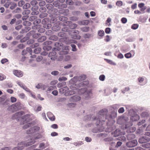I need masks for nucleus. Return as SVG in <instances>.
<instances>
[{"label": "nucleus", "mask_w": 150, "mask_h": 150, "mask_svg": "<svg viewBox=\"0 0 150 150\" xmlns=\"http://www.w3.org/2000/svg\"><path fill=\"white\" fill-rule=\"evenodd\" d=\"M144 5L143 3H141L138 4V7L140 8V11L142 12H144L146 8V7Z\"/></svg>", "instance_id": "nucleus-18"}, {"label": "nucleus", "mask_w": 150, "mask_h": 150, "mask_svg": "<svg viewBox=\"0 0 150 150\" xmlns=\"http://www.w3.org/2000/svg\"><path fill=\"white\" fill-rule=\"evenodd\" d=\"M46 39V37L45 36H43L38 39V41L39 42H42L45 40Z\"/></svg>", "instance_id": "nucleus-25"}, {"label": "nucleus", "mask_w": 150, "mask_h": 150, "mask_svg": "<svg viewBox=\"0 0 150 150\" xmlns=\"http://www.w3.org/2000/svg\"><path fill=\"white\" fill-rule=\"evenodd\" d=\"M57 37L55 35H52L50 37V39L56 41L58 40Z\"/></svg>", "instance_id": "nucleus-32"}, {"label": "nucleus", "mask_w": 150, "mask_h": 150, "mask_svg": "<svg viewBox=\"0 0 150 150\" xmlns=\"http://www.w3.org/2000/svg\"><path fill=\"white\" fill-rule=\"evenodd\" d=\"M41 50L40 47H38L34 50V52L35 54H39L41 52Z\"/></svg>", "instance_id": "nucleus-26"}, {"label": "nucleus", "mask_w": 150, "mask_h": 150, "mask_svg": "<svg viewBox=\"0 0 150 150\" xmlns=\"http://www.w3.org/2000/svg\"><path fill=\"white\" fill-rule=\"evenodd\" d=\"M139 25L138 24H134L132 25V29L135 30L137 29L139 27Z\"/></svg>", "instance_id": "nucleus-36"}, {"label": "nucleus", "mask_w": 150, "mask_h": 150, "mask_svg": "<svg viewBox=\"0 0 150 150\" xmlns=\"http://www.w3.org/2000/svg\"><path fill=\"white\" fill-rule=\"evenodd\" d=\"M37 18L36 16H33L30 17V18L29 19V20L30 21H34V20H35Z\"/></svg>", "instance_id": "nucleus-44"}, {"label": "nucleus", "mask_w": 150, "mask_h": 150, "mask_svg": "<svg viewBox=\"0 0 150 150\" xmlns=\"http://www.w3.org/2000/svg\"><path fill=\"white\" fill-rule=\"evenodd\" d=\"M39 10L41 12H44L46 11V8L45 7L41 6Z\"/></svg>", "instance_id": "nucleus-52"}, {"label": "nucleus", "mask_w": 150, "mask_h": 150, "mask_svg": "<svg viewBox=\"0 0 150 150\" xmlns=\"http://www.w3.org/2000/svg\"><path fill=\"white\" fill-rule=\"evenodd\" d=\"M13 72L14 75L18 77H21L23 76L22 71L18 70H14Z\"/></svg>", "instance_id": "nucleus-15"}, {"label": "nucleus", "mask_w": 150, "mask_h": 150, "mask_svg": "<svg viewBox=\"0 0 150 150\" xmlns=\"http://www.w3.org/2000/svg\"><path fill=\"white\" fill-rule=\"evenodd\" d=\"M125 111V110L123 107H121L119 109L118 112L119 113H123Z\"/></svg>", "instance_id": "nucleus-59"}, {"label": "nucleus", "mask_w": 150, "mask_h": 150, "mask_svg": "<svg viewBox=\"0 0 150 150\" xmlns=\"http://www.w3.org/2000/svg\"><path fill=\"white\" fill-rule=\"evenodd\" d=\"M57 21V18H52L50 20V22L51 23H54L55 22Z\"/></svg>", "instance_id": "nucleus-53"}, {"label": "nucleus", "mask_w": 150, "mask_h": 150, "mask_svg": "<svg viewBox=\"0 0 150 150\" xmlns=\"http://www.w3.org/2000/svg\"><path fill=\"white\" fill-rule=\"evenodd\" d=\"M48 21L49 20L47 18H44L42 21V23L44 25H43L44 28L47 29H50L51 27V25L50 24H47Z\"/></svg>", "instance_id": "nucleus-7"}, {"label": "nucleus", "mask_w": 150, "mask_h": 150, "mask_svg": "<svg viewBox=\"0 0 150 150\" xmlns=\"http://www.w3.org/2000/svg\"><path fill=\"white\" fill-rule=\"evenodd\" d=\"M125 56L127 58H129L131 57V54L130 52L127 53L125 54Z\"/></svg>", "instance_id": "nucleus-56"}, {"label": "nucleus", "mask_w": 150, "mask_h": 150, "mask_svg": "<svg viewBox=\"0 0 150 150\" xmlns=\"http://www.w3.org/2000/svg\"><path fill=\"white\" fill-rule=\"evenodd\" d=\"M69 12V10L67 9H62L60 10L59 11V13H65Z\"/></svg>", "instance_id": "nucleus-29"}, {"label": "nucleus", "mask_w": 150, "mask_h": 150, "mask_svg": "<svg viewBox=\"0 0 150 150\" xmlns=\"http://www.w3.org/2000/svg\"><path fill=\"white\" fill-rule=\"evenodd\" d=\"M137 144V142L136 140L132 141V147L135 146Z\"/></svg>", "instance_id": "nucleus-37"}, {"label": "nucleus", "mask_w": 150, "mask_h": 150, "mask_svg": "<svg viewBox=\"0 0 150 150\" xmlns=\"http://www.w3.org/2000/svg\"><path fill=\"white\" fill-rule=\"evenodd\" d=\"M67 26H66L62 29V31L64 32H67L68 31L69 28Z\"/></svg>", "instance_id": "nucleus-58"}, {"label": "nucleus", "mask_w": 150, "mask_h": 150, "mask_svg": "<svg viewBox=\"0 0 150 150\" xmlns=\"http://www.w3.org/2000/svg\"><path fill=\"white\" fill-rule=\"evenodd\" d=\"M67 18L63 16H61L59 18V20L62 21H64L67 20Z\"/></svg>", "instance_id": "nucleus-50"}, {"label": "nucleus", "mask_w": 150, "mask_h": 150, "mask_svg": "<svg viewBox=\"0 0 150 150\" xmlns=\"http://www.w3.org/2000/svg\"><path fill=\"white\" fill-rule=\"evenodd\" d=\"M53 5L56 7H58L59 8H66L67 6L66 4H61L60 6H59V4L57 1H54L53 3Z\"/></svg>", "instance_id": "nucleus-13"}, {"label": "nucleus", "mask_w": 150, "mask_h": 150, "mask_svg": "<svg viewBox=\"0 0 150 150\" xmlns=\"http://www.w3.org/2000/svg\"><path fill=\"white\" fill-rule=\"evenodd\" d=\"M104 59L107 63H108L109 64H110L113 65H115L116 64L115 62H113L112 60H111L108 59Z\"/></svg>", "instance_id": "nucleus-24"}, {"label": "nucleus", "mask_w": 150, "mask_h": 150, "mask_svg": "<svg viewBox=\"0 0 150 150\" xmlns=\"http://www.w3.org/2000/svg\"><path fill=\"white\" fill-rule=\"evenodd\" d=\"M30 117V115H29L26 114L22 117V121L26 122L29 121Z\"/></svg>", "instance_id": "nucleus-19"}, {"label": "nucleus", "mask_w": 150, "mask_h": 150, "mask_svg": "<svg viewBox=\"0 0 150 150\" xmlns=\"http://www.w3.org/2000/svg\"><path fill=\"white\" fill-rule=\"evenodd\" d=\"M98 137H102L103 138L107 136V134H105V133H101L98 134Z\"/></svg>", "instance_id": "nucleus-46"}, {"label": "nucleus", "mask_w": 150, "mask_h": 150, "mask_svg": "<svg viewBox=\"0 0 150 150\" xmlns=\"http://www.w3.org/2000/svg\"><path fill=\"white\" fill-rule=\"evenodd\" d=\"M11 101L12 103H14L16 101V98L13 97H11L10 98Z\"/></svg>", "instance_id": "nucleus-64"}, {"label": "nucleus", "mask_w": 150, "mask_h": 150, "mask_svg": "<svg viewBox=\"0 0 150 150\" xmlns=\"http://www.w3.org/2000/svg\"><path fill=\"white\" fill-rule=\"evenodd\" d=\"M47 8L49 10L48 11V13L51 14L54 13V12L57 13L58 11V10L56 8H53V6L51 4H48L46 6Z\"/></svg>", "instance_id": "nucleus-3"}, {"label": "nucleus", "mask_w": 150, "mask_h": 150, "mask_svg": "<svg viewBox=\"0 0 150 150\" xmlns=\"http://www.w3.org/2000/svg\"><path fill=\"white\" fill-rule=\"evenodd\" d=\"M89 23V21L88 20H84L81 22L82 24L84 25H87Z\"/></svg>", "instance_id": "nucleus-38"}, {"label": "nucleus", "mask_w": 150, "mask_h": 150, "mask_svg": "<svg viewBox=\"0 0 150 150\" xmlns=\"http://www.w3.org/2000/svg\"><path fill=\"white\" fill-rule=\"evenodd\" d=\"M55 51H57L56 50H54L53 48L52 49V51L50 52L49 54V57L52 60H55L57 59V56L56 55V52Z\"/></svg>", "instance_id": "nucleus-6"}, {"label": "nucleus", "mask_w": 150, "mask_h": 150, "mask_svg": "<svg viewBox=\"0 0 150 150\" xmlns=\"http://www.w3.org/2000/svg\"><path fill=\"white\" fill-rule=\"evenodd\" d=\"M23 112H18L16 113L12 116V118L13 119H17L20 117L23 114Z\"/></svg>", "instance_id": "nucleus-12"}, {"label": "nucleus", "mask_w": 150, "mask_h": 150, "mask_svg": "<svg viewBox=\"0 0 150 150\" xmlns=\"http://www.w3.org/2000/svg\"><path fill=\"white\" fill-rule=\"evenodd\" d=\"M31 23L30 22L27 21H25L23 23V25L25 26H29L31 25Z\"/></svg>", "instance_id": "nucleus-30"}, {"label": "nucleus", "mask_w": 150, "mask_h": 150, "mask_svg": "<svg viewBox=\"0 0 150 150\" xmlns=\"http://www.w3.org/2000/svg\"><path fill=\"white\" fill-rule=\"evenodd\" d=\"M76 78L77 79V80L79 81H81L85 80L86 78V76L84 75H82L79 76H77Z\"/></svg>", "instance_id": "nucleus-21"}, {"label": "nucleus", "mask_w": 150, "mask_h": 150, "mask_svg": "<svg viewBox=\"0 0 150 150\" xmlns=\"http://www.w3.org/2000/svg\"><path fill=\"white\" fill-rule=\"evenodd\" d=\"M63 25L65 26H69L71 29H75L77 27V25L76 24H73L71 21H66L63 23Z\"/></svg>", "instance_id": "nucleus-5"}, {"label": "nucleus", "mask_w": 150, "mask_h": 150, "mask_svg": "<svg viewBox=\"0 0 150 150\" xmlns=\"http://www.w3.org/2000/svg\"><path fill=\"white\" fill-rule=\"evenodd\" d=\"M111 31V29L110 28H106L105 31L106 34H109L110 33Z\"/></svg>", "instance_id": "nucleus-62"}, {"label": "nucleus", "mask_w": 150, "mask_h": 150, "mask_svg": "<svg viewBox=\"0 0 150 150\" xmlns=\"http://www.w3.org/2000/svg\"><path fill=\"white\" fill-rule=\"evenodd\" d=\"M140 118L139 115H136L134 116H132V121H136L139 120Z\"/></svg>", "instance_id": "nucleus-23"}, {"label": "nucleus", "mask_w": 150, "mask_h": 150, "mask_svg": "<svg viewBox=\"0 0 150 150\" xmlns=\"http://www.w3.org/2000/svg\"><path fill=\"white\" fill-rule=\"evenodd\" d=\"M66 35V33H64V32L62 31V32H60L59 33H58V35L61 37H64Z\"/></svg>", "instance_id": "nucleus-27"}, {"label": "nucleus", "mask_w": 150, "mask_h": 150, "mask_svg": "<svg viewBox=\"0 0 150 150\" xmlns=\"http://www.w3.org/2000/svg\"><path fill=\"white\" fill-rule=\"evenodd\" d=\"M110 40V36L109 35H107L105 37V38L104 39V40L106 42H108Z\"/></svg>", "instance_id": "nucleus-41"}, {"label": "nucleus", "mask_w": 150, "mask_h": 150, "mask_svg": "<svg viewBox=\"0 0 150 150\" xmlns=\"http://www.w3.org/2000/svg\"><path fill=\"white\" fill-rule=\"evenodd\" d=\"M112 107L113 109L116 110H117L119 108V106L118 105L115 104L112 105Z\"/></svg>", "instance_id": "nucleus-63"}, {"label": "nucleus", "mask_w": 150, "mask_h": 150, "mask_svg": "<svg viewBox=\"0 0 150 150\" xmlns=\"http://www.w3.org/2000/svg\"><path fill=\"white\" fill-rule=\"evenodd\" d=\"M35 33V30L31 31L29 33H27V35L28 36H31L32 35L33 37L34 38H38V37L40 35V33H35Z\"/></svg>", "instance_id": "nucleus-10"}, {"label": "nucleus", "mask_w": 150, "mask_h": 150, "mask_svg": "<svg viewBox=\"0 0 150 150\" xmlns=\"http://www.w3.org/2000/svg\"><path fill=\"white\" fill-rule=\"evenodd\" d=\"M67 4L69 5H72L73 4V2L71 0H67L66 1Z\"/></svg>", "instance_id": "nucleus-55"}, {"label": "nucleus", "mask_w": 150, "mask_h": 150, "mask_svg": "<svg viewBox=\"0 0 150 150\" xmlns=\"http://www.w3.org/2000/svg\"><path fill=\"white\" fill-rule=\"evenodd\" d=\"M126 139V137L124 136H121L119 137L118 138V139L119 140L123 141H125Z\"/></svg>", "instance_id": "nucleus-34"}, {"label": "nucleus", "mask_w": 150, "mask_h": 150, "mask_svg": "<svg viewBox=\"0 0 150 150\" xmlns=\"http://www.w3.org/2000/svg\"><path fill=\"white\" fill-rule=\"evenodd\" d=\"M30 11L29 10H27L24 11L23 12V14L24 15H27L30 13Z\"/></svg>", "instance_id": "nucleus-39"}, {"label": "nucleus", "mask_w": 150, "mask_h": 150, "mask_svg": "<svg viewBox=\"0 0 150 150\" xmlns=\"http://www.w3.org/2000/svg\"><path fill=\"white\" fill-rule=\"evenodd\" d=\"M59 54L60 55L66 54L68 53L67 51L62 50L59 52Z\"/></svg>", "instance_id": "nucleus-35"}, {"label": "nucleus", "mask_w": 150, "mask_h": 150, "mask_svg": "<svg viewBox=\"0 0 150 150\" xmlns=\"http://www.w3.org/2000/svg\"><path fill=\"white\" fill-rule=\"evenodd\" d=\"M38 130V127L36 126H34L28 130L27 131V134H31L34 132Z\"/></svg>", "instance_id": "nucleus-14"}, {"label": "nucleus", "mask_w": 150, "mask_h": 150, "mask_svg": "<svg viewBox=\"0 0 150 150\" xmlns=\"http://www.w3.org/2000/svg\"><path fill=\"white\" fill-rule=\"evenodd\" d=\"M150 140V138L148 137H145L144 136L141 137L139 140V143L143 144L146 143Z\"/></svg>", "instance_id": "nucleus-9"}, {"label": "nucleus", "mask_w": 150, "mask_h": 150, "mask_svg": "<svg viewBox=\"0 0 150 150\" xmlns=\"http://www.w3.org/2000/svg\"><path fill=\"white\" fill-rule=\"evenodd\" d=\"M127 126L128 125H126L125 127V129H128L126 132L127 133H129L127 135V138L128 140H130L131 139V131H130V127H129V129H128L129 127Z\"/></svg>", "instance_id": "nucleus-16"}, {"label": "nucleus", "mask_w": 150, "mask_h": 150, "mask_svg": "<svg viewBox=\"0 0 150 150\" xmlns=\"http://www.w3.org/2000/svg\"><path fill=\"white\" fill-rule=\"evenodd\" d=\"M6 99V96L3 95L0 97V103L4 101Z\"/></svg>", "instance_id": "nucleus-60"}, {"label": "nucleus", "mask_w": 150, "mask_h": 150, "mask_svg": "<svg viewBox=\"0 0 150 150\" xmlns=\"http://www.w3.org/2000/svg\"><path fill=\"white\" fill-rule=\"evenodd\" d=\"M59 81H65L67 80V78L65 77H61L59 79Z\"/></svg>", "instance_id": "nucleus-57"}, {"label": "nucleus", "mask_w": 150, "mask_h": 150, "mask_svg": "<svg viewBox=\"0 0 150 150\" xmlns=\"http://www.w3.org/2000/svg\"><path fill=\"white\" fill-rule=\"evenodd\" d=\"M97 119V123H98H98L99 124H98V125L100 126L101 125V126L100 127V129H99L98 131L99 132H101L103 131L104 129H105L104 127L103 126V122H105V120H102L101 118V117L98 118H97V117H96V118Z\"/></svg>", "instance_id": "nucleus-4"}, {"label": "nucleus", "mask_w": 150, "mask_h": 150, "mask_svg": "<svg viewBox=\"0 0 150 150\" xmlns=\"http://www.w3.org/2000/svg\"><path fill=\"white\" fill-rule=\"evenodd\" d=\"M71 46L72 47V51H76V45L74 44H71Z\"/></svg>", "instance_id": "nucleus-61"}, {"label": "nucleus", "mask_w": 150, "mask_h": 150, "mask_svg": "<svg viewBox=\"0 0 150 150\" xmlns=\"http://www.w3.org/2000/svg\"><path fill=\"white\" fill-rule=\"evenodd\" d=\"M105 76L104 75L102 74L100 76L99 79L100 80L103 81L105 79Z\"/></svg>", "instance_id": "nucleus-40"}, {"label": "nucleus", "mask_w": 150, "mask_h": 150, "mask_svg": "<svg viewBox=\"0 0 150 150\" xmlns=\"http://www.w3.org/2000/svg\"><path fill=\"white\" fill-rule=\"evenodd\" d=\"M21 103L19 102H17L10 106L7 110L13 112L18 110L21 108Z\"/></svg>", "instance_id": "nucleus-2"}, {"label": "nucleus", "mask_w": 150, "mask_h": 150, "mask_svg": "<svg viewBox=\"0 0 150 150\" xmlns=\"http://www.w3.org/2000/svg\"><path fill=\"white\" fill-rule=\"evenodd\" d=\"M47 14L46 13H42L39 15V17L41 18H44L47 16Z\"/></svg>", "instance_id": "nucleus-42"}, {"label": "nucleus", "mask_w": 150, "mask_h": 150, "mask_svg": "<svg viewBox=\"0 0 150 150\" xmlns=\"http://www.w3.org/2000/svg\"><path fill=\"white\" fill-rule=\"evenodd\" d=\"M47 115L48 117L52 121L54 120L55 119V116L52 113L49 112H47Z\"/></svg>", "instance_id": "nucleus-20"}, {"label": "nucleus", "mask_w": 150, "mask_h": 150, "mask_svg": "<svg viewBox=\"0 0 150 150\" xmlns=\"http://www.w3.org/2000/svg\"><path fill=\"white\" fill-rule=\"evenodd\" d=\"M30 6V5L29 3H26L23 6V8L24 9H27Z\"/></svg>", "instance_id": "nucleus-43"}, {"label": "nucleus", "mask_w": 150, "mask_h": 150, "mask_svg": "<svg viewBox=\"0 0 150 150\" xmlns=\"http://www.w3.org/2000/svg\"><path fill=\"white\" fill-rule=\"evenodd\" d=\"M122 2L120 1H118L116 3V5L119 6H122Z\"/></svg>", "instance_id": "nucleus-51"}, {"label": "nucleus", "mask_w": 150, "mask_h": 150, "mask_svg": "<svg viewBox=\"0 0 150 150\" xmlns=\"http://www.w3.org/2000/svg\"><path fill=\"white\" fill-rule=\"evenodd\" d=\"M120 131L117 132V130L115 131L114 132V136L115 137H117L120 134Z\"/></svg>", "instance_id": "nucleus-47"}, {"label": "nucleus", "mask_w": 150, "mask_h": 150, "mask_svg": "<svg viewBox=\"0 0 150 150\" xmlns=\"http://www.w3.org/2000/svg\"><path fill=\"white\" fill-rule=\"evenodd\" d=\"M25 4V2L23 0H20L18 2V5L19 6H22Z\"/></svg>", "instance_id": "nucleus-48"}, {"label": "nucleus", "mask_w": 150, "mask_h": 150, "mask_svg": "<svg viewBox=\"0 0 150 150\" xmlns=\"http://www.w3.org/2000/svg\"><path fill=\"white\" fill-rule=\"evenodd\" d=\"M63 45L61 43L56 42L54 44V46L56 47L53 48L54 50H56L57 51H59L63 47Z\"/></svg>", "instance_id": "nucleus-11"}, {"label": "nucleus", "mask_w": 150, "mask_h": 150, "mask_svg": "<svg viewBox=\"0 0 150 150\" xmlns=\"http://www.w3.org/2000/svg\"><path fill=\"white\" fill-rule=\"evenodd\" d=\"M89 27H84L81 28V30L83 32H88L89 30Z\"/></svg>", "instance_id": "nucleus-33"}, {"label": "nucleus", "mask_w": 150, "mask_h": 150, "mask_svg": "<svg viewBox=\"0 0 150 150\" xmlns=\"http://www.w3.org/2000/svg\"><path fill=\"white\" fill-rule=\"evenodd\" d=\"M105 34L103 30H100L98 32V34L100 36H103Z\"/></svg>", "instance_id": "nucleus-28"}, {"label": "nucleus", "mask_w": 150, "mask_h": 150, "mask_svg": "<svg viewBox=\"0 0 150 150\" xmlns=\"http://www.w3.org/2000/svg\"><path fill=\"white\" fill-rule=\"evenodd\" d=\"M60 29V27L58 25H56L55 24H54V25L52 27V29L54 31H58Z\"/></svg>", "instance_id": "nucleus-22"}, {"label": "nucleus", "mask_w": 150, "mask_h": 150, "mask_svg": "<svg viewBox=\"0 0 150 150\" xmlns=\"http://www.w3.org/2000/svg\"><path fill=\"white\" fill-rule=\"evenodd\" d=\"M31 124L30 123H28L23 126V128L24 129L28 128L29 127H31Z\"/></svg>", "instance_id": "nucleus-45"}, {"label": "nucleus", "mask_w": 150, "mask_h": 150, "mask_svg": "<svg viewBox=\"0 0 150 150\" xmlns=\"http://www.w3.org/2000/svg\"><path fill=\"white\" fill-rule=\"evenodd\" d=\"M143 147L146 148H150L148 150H150V143L144 144L142 146Z\"/></svg>", "instance_id": "nucleus-31"}, {"label": "nucleus", "mask_w": 150, "mask_h": 150, "mask_svg": "<svg viewBox=\"0 0 150 150\" xmlns=\"http://www.w3.org/2000/svg\"><path fill=\"white\" fill-rule=\"evenodd\" d=\"M39 137H36L33 139L32 137L30 141L26 143L24 142H21L18 144V146L13 149V150H20L23 149L25 146H27L32 145L34 144L35 142V140L38 139Z\"/></svg>", "instance_id": "nucleus-1"}, {"label": "nucleus", "mask_w": 150, "mask_h": 150, "mask_svg": "<svg viewBox=\"0 0 150 150\" xmlns=\"http://www.w3.org/2000/svg\"><path fill=\"white\" fill-rule=\"evenodd\" d=\"M108 110L106 109H102L99 112V114L100 115V117L101 118L104 117L105 119H106V115L107 114Z\"/></svg>", "instance_id": "nucleus-8"}, {"label": "nucleus", "mask_w": 150, "mask_h": 150, "mask_svg": "<svg viewBox=\"0 0 150 150\" xmlns=\"http://www.w3.org/2000/svg\"><path fill=\"white\" fill-rule=\"evenodd\" d=\"M52 33V31L48 30L45 33V34L46 35H48V36H50L51 35Z\"/></svg>", "instance_id": "nucleus-54"}, {"label": "nucleus", "mask_w": 150, "mask_h": 150, "mask_svg": "<svg viewBox=\"0 0 150 150\" xmlns=\"http://www.w3.org/2000/svg\"><path fill=\"white\" fill-rule=\"evenodd\" d=\"M80 99V97L77 96H74L71 97L70 100L71 101L76 102L79 100Z\"/></svg>", "instance_id": "nucleus-17"}, {"label": "nucleus", "mask_w": 150, "mask_h": 150, "mask_svg": "<svg viewBox=\"0 0 150 150\" xmlns=\"http://www.w3.org/2000/svg\"><path fill=\"white\" fill-rule=\"evenodd\" d=\"M51 46L50 45L48 46H44L43 47V49L44 50H51Z\"/></svg>", "instance_id": "nucleus-49"}]
</instances>
